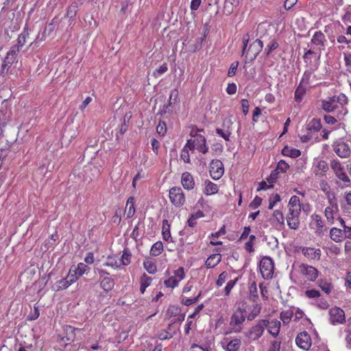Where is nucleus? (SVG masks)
Listing matches in <instances>:
<instances>
[{"label":"nucleus","instance_id":"obj_19","mask_svg":"<svg viewBox=\"0 0 351 351\" xmlns=\"http://www.w3.org/2000/svg\"><path fill=\"white\" fill-rule=\"evenodd\" d=\"M245 313H247V319L250 321L254 320L261 313L262 306L258 302H252V304L247 305L245 307Z\"/></svg>","mask_w":351,"mask_h":351},{"label":"nucleus","instance_id":"obj_36","mask_svg":"<svg viewBox=\"0 0 351 351\" xmlns=\"http://www.w3.org/2000/svg\"><path fill=\"white\" fill-rule=\"evenodd\" d=\"M322 128V123L319 119L313 118L307 125L306 129L311 132H319Z\"/></svg>","mask_w":351,"mask_h":351},{"label":"nucleus","instance_id":"obj_1","mask_svg":"<svg viewBox=\"0 0 351 351\" xmlns=\"http://www.w3.org/2000/svg\"><path fill=\"white\" fill-rule=\"evenodd\" d=\"M289 212L286 219L287 226L291 230H297L300 226V215L301 213V203L296 195L291 197L288 203Z\"/></svg>","mask_w":351,"mask_h":351},{"label":"nucleus","instance_id":"obj_17","mask_svg":"<svg viewBox=\"0 0 351 351\" xmlns=\"http://www.w3.org/2000/svg\"><path fill=\"white\" fill-rule=\"evenodd\" d=\"M295 343L300 348L304 350H308L312 345L311 336L306 331H303L297 335Z\"/></svg>","mask_w":351,"mask_h":351},{"label":"nucleus","instance_id":"obj_15","mask_svg":"<svg viewBox=\"0 0 351 351\" xmlns=\"http://www.w3.org/2000/svg\"><path fill=\"white\" fill-rule=\"evenodd\" d=\"M185 277V273L183 267H179L174 271V275L169 277L164 281V285L167 288L173 289L177 287L180 282Z\"/></svg>","mask_w":351,"mask_h":351},{"label":"nucleus","instance_id":"obj_58","mask_svg":"<svg viewBox=\"0 0 351 351\" xmlns=\"http://www.w3.org/2000/svg\"><path fill=\"white\" fill-rule=\"evenodd\" d=\"M281 346V341L274 340L271 341L267 351H280Z\"/></svg>","mask_w":351,"mask_h":351},{"label":"nucleus","instance_id":"obj_54","mask_svg":"<svg viewBox=\"0 0 351 351\" xmlns=\"http://www.w3.org/2000/svg\"><path fill=\"white\" fill-rule=\"evenodd\" d=\"M78 278H79V276L75 274V272L73 271V270L72 269H70L69 274L65 278L66 279V280H68L69 284L71 285L72 284H73L74 282H75L77 280Z\"/></svg>","mask_w":351,"mask_h":351},{"label":"nucleus","instance_id":"obj_11","mask_svg":"<svg viewBox=\"0 0 351 351\" xmlns=\"http://www.w3.org/2000/svg\"><path fill=\"white\" fill-rule=\"evenodd\" d=\"M97 271L99 274L100 287L106 293L112 291L114 287V280L110 274L102 269H98Z\"/></svg>","mask_w":351,"mask_h":351},{"label":"nucleus","instance_id":"obj_18","mask_svg":"<svg viewBox=\"0 0 351 351\" xmlns=\"http://www.w3.org/2000/svg\"><path fill=\"white\" fill-rule=\"evenodd\" d=\"M261 320H264L265 323V328H267V332L274 338L277 337L279 335L281 323L278 319H262Z\"/></svg>","mask_w":351,"mask_h":351},{"label":"nucleus","instance_id":"obj_40","mask_svg":"<svg viewBox=\"0 0 351 351\" xmlns=\"http://www.w3.org/2000/svg\"><path fill=\"white\" fill-rule=\"evenodd\" d=\"M241 346V341L239 339H234L230 341L226 345L227 351H237Z\"/></svg>","mask_w":351,"mask_h":351},{"label":"nucleus","instance_id":"obj_60","mask_svg":"<svg viewBox=\"0 0 351 351\" xmlns=\"http://www.w3.org/2000/svg\"><path fill=\"white\" fill-rule=\"evenodd\" d=\"M262 203V198L258 197V196H256L254 199L250 202V205H249V207L251 208V209H256L257 208H258L261 204Z\"/></svg>","mask_w":351,"mask_h":351},{"label":"nucleus","instance_id":"obj_22","mask_svg":"<svg viewBox=\"0 0 351 351\" xmlns=\"http://www.w3.org/2000/svg\"><path fill=\"white\" fill-rule=\"evenodd\" d=\"M181 184L186 190L190 191L194 189L195 182L191 173L185 171L182 174Z\"/></svg>","mask_w":351,"mask_h":351},{"label":"nucleus","instance_id":"obj_29","mask_svg":"<svg viewBox=\"0 0 351 351\" xmlns=\"http://www.w3.org/2000/svg\"><path fill=\"white\" fill-rule=\"evenodd\" d=\"M153 278L143 273L140 277V292L143 294L146 289L152 284Z\"/></svg>","mask_w":351,"mask_h":351},{"label":"nucleus","instance_id":"obj_46","mask_svg":"<svg viewBox=\"0 0 351 351\" xmlns=\"http://www.w3.org/2000/svg\"><path fill=\"white\" fill-rule=\"evenodd\" d=\"M293 315V313L291 310L283 311L280 314V318L284 324H288L290 322Z\"/></svg>","mask_w":351,"mask_h":351},{"label":"nucleus","instance_id":"obj_3","mask_svg":"<svg viewBox=\"0 0 351 351\" xmlns=\"http://www.w3.org/2000/svg\"><path fill=\"white\" fill-rule=\"evenodd\" d=\"M265 330V323L264 320L259 319L249 330L245 332L244 335L247 343L258 341L263 336Z\"/></svg>","mask_w":351,"mask_h":351},{"label":"nucleus","instance_id":"obj_35","mask_svg":"<svg viewBox=\"0 0 351 351\" xmlns=\"http://www.w3.org/2000/svg\"><path fill=\"white\" fill-rule=\"evenodd\" d=\"M164 250L163 244L161 241H156L154 243L149 251L150 255L153 256H158L162 253Z\"/></svg>","mask_w":351,"mask_h":351},{"label":"nucleus","instance_id":"obj_52","mask_svg":"<svg viewBox=\"0 0 351 351\" xmlns=\"http://www.w3.org/2000/svg\"><path fill=\"white\" fill-rule=\"evenodd\" d=\"M289 168V164L285 162L284 160H280L276 168V171L279 173H285Z\"/></svg>","mask_w":351,"mask_h":351},{"label":"nucleus","instance_id":"obj_2","mask_svg":"<svg viewBox=\"0 0 351 351\" xmlns=\"http://www.w3.org/2000/svg\"><path fill=\"white\" fill-rule=\"evenodd\" d=\"M250 40L249 34H245L243 36V48H242V55L245 56V59L251 62H253L260 52L262 51L263 47V43L260 39H256L253 41L247 47L248 42Z\"/></svg>","mask_w":351,"mask_h":351},{"label":"nucleus","instance_id":"obj_8","mask_svg":"<svg viewBox=\"0 0 351 351\" xmlns=\"http://www.w3.org/2000/svg\"><path fill=\"white\" fill-rule=\"evenodd\" d=\"M247 318L245 308L239 307L232 315L230 325L234 332H240L242 330V325Z\"/></svg>","mask_w":351,"mask_h":351},{"label":"nucleus","instance_id":"obj_42","mask_svg":"<svg viewBox=\"0 0 351 351\" xmlns=\"http://www.w3.org/2000/svg\"><path fill=\"white\" fill-rule=\"evenodd\" d=\"M132 254L129 249H124L121 258V262L123 265H128L131 263Z\"/></svg>","mask_w":351,"mask_h":351},{"label":"nucleus","instance_id":"obj_16","mask_svg":"<svg viewBox=\"0 0 351 351\" xmlns=\"http://www.w3.org/2000/svg\"><path fill=\"white\" fill-rule=\"evenodd\" d=\"M299 272L310 282L315 281L319 274V271L315 267L304 263H302L299 266Z\"/></svg>","mask_w":351,"mask_h":351},{"label":"nucleus","instance_id":"obj_33","mask_svg":"<svg viewBox=\"0 0 351 351\" xmlns=\"http://www.w3.org/2000/svg\"><path fill=\"white\" fill-rule=\"evenodd\" d=\"M306 88L305 86H304L301 84H299V85L298 86L297 88L295 89V93H294L295 101L298 103H300L302 101L303 97H304V95L306 94Z\"/></svg>","mask_w":351,"mask_h":351},{"label":"nucleus","instance_id":"obj_43","mask_svg":"<svg viewBox=\"0 0 351 351\" xmlns=\"http://www.w3.org/2000/svg\"><path fill=\"white\" fill-rule=\"evenodd\" d=\"M189 151H191V148L189 146H187V144L186 143L182 149L181 150L180 154V158L185 163H190L191 162Z\"/></svg>","mask_w":351,"mask_h":351},{"label":"nucleus","instance_id":"obj_53","mask_svg":"<svg viewBox=\"0 0 351 351\" xmlns=\"http://www.w3.org/2000/svg\"><path fill=\"white\" fill-rule=\"evenodd\" d=\"M28 35V32L25 31H23L21 34L19 35L17 39V45H19L21 48L23 47L26 43V39Z\"/></svg>","mask_w":351,"mask_h":351},{"label":"nucleus","instance_id":"obj_37","mask_svg":"<svg viewBox=\"0 0 351 351\" xmlns=\"http://www.w3.org/2000/svg\"><path fill=\"white\" fill-rule=\"evenodd\" d=\"M226 234V230H225L224 226L221 228L219 231H217L215 233H212L210 235L211 240L210 241V244L211 245H214V246L222 245V242L217 241V239H218V237H219V236L221 234Z\"/></svg>","mask_w":351,"mask_h":351},{"label":"nucleus","instance_id":"obj_21","mask_svg":"<svg viewBox=\"0 0 351 351\" xmlns=\"http://www.w3.org/2000/svg\"><path fill=\"white\" fill-rule=\"evenodd\" d=\"M328 165L325 160H318L314 166L313 173L315 177L321 178L326 176L328 171Z\"/></svg>","mask_w":351,"mask_h":351},{"label":"nucleus","instance_id":"obj_56","mask_svg":"<svg viewBox=\"0 0 351 351\" xmlns=\"http://www.w3.org/2000/svg\"><path fill=\"white\" fill-rule=\"evenodd\" d=\"M305 295L308 298H319L321 293L316 289H309L305 291Z\"/></svg>","mask_w":351,"mask_h":351},{"label":"nucleus","instance_id":"obj_39","mask_svg":"<svg viewBox=\"0 0 351 351\" xmlns=\"http://www.w3.org/2000/svg\"><path fill=\"white\" fill-rule=\"evenodd\" d=\"M162 239L167 241L171 237L170 224L167 219L162 220Z\"/></svg>","mask_w":351,"mask_h":351},{"label":"nucleus","instance_id":"obj_34","mask_svg":"<svg viewBox=\"0 0 351 351\" xmlns=\"http://www.w3.org/2000/svg\"><path fill=\"white\" fill-rule=\"evenodd\" d=\"M143 267L149 274H154L157 271L156 263L150 258L144 261Z\"/></svg>","mask_w":351,"mask_h":351},{"label":"nucleus","instance_id":"obj_44","mask_svg":"<svg viewBox=\"0 0 351 351\" xmlns=\"http://www.w3.org/2000/svg\"><path fill=\"white\" fill-rule=\"evenodd\" d=\"M318 286L324 292L327 294L330 293L332 289V284L322 279L318 281Z\"/></svg>","mask_w":351,"mask_h":351},{"label":"nucleus","instance_id":"obj_32","mask_svg":"<svg viewBox=\"0 0 351 351\" xmlns=\"http://www.w3.org/2000/svg\"><path fill=\"white\" fill-rule=\"evenodd\" d=\"M282 154L290 158H298L300 156L301 152L298 149L292 148L287 145L282 149Z\"/></svg>","mask_w":351,"mask_h":351},{"label":"nucleus","instance_id":"obj_27","mask_svg":"<svg viewBox=\"0 0 351 351\" xmlns=\"http://www.w3.org/2000/svg\"><path fill=\"white\" fill-rule=\"evenodd\" d=\"M221 261V255L220 254H213L209 256L205 261L206 268H214Z\"/></svg>","mask_w":351,"mask_h":351},{"label":"nucleus","instance_id":"obj_61","mask_svg":"<svg viewBox=\"0 0 351 351\" xmlns=\"http://www.w3.org/2000/svg\"><path fill=\"white\" fill-rule=\"evenodd\" d=\"M228 276V274L226 271H223L221 273L218 277V279L216 282V285L217 287H221L226 282Z\"/></svg>","mask_w":351,"mask_h":351},{"label":"nucleus","instance_id":"obj_47","mask_svg":"<svg viewBox=\"0 0 351 351\" xmlns=\"http://www.w3.org/2000/svg\"><path fill=\"white\" fill-rule=\"evenodd\" d=\"M21 49V48L17 45H13L7 53L6 61H8L9 59H12L15 60Z\"/></svg>","mask_w":351,"mask_h":351},{"label":"nucleus","instance_id":"obj_63","mask_svg":"<svg viewBox=\"0 0 351 351\" xmlns=\"http://www.w3.org/2000/svg\"><path fill=\"white\" fill-rule=\"evenodd\" d=\"M167 70H168L167 64V63H164L162 65H161L158 69H157L154 72V75H155V76L161 75L164 74L165 73H166L167 71Z\"/></svg>","mask_w":351,"mask_h":351},{"label":"nucleus","instance_id":"obj_23","mask_svg":"<svg viewBox=\"0 0 351 351\" xmlns=\"http://www.w3.org/2000/svg\"><path fill=\"white\" fill-rule=\"evenodd\" d=\"M303 254L311 260H319L321 257V250L315 247H303L302 250Z\"/></svg>","mask_w":351,"mask_h":351},{"label":"nucleus","instance_id":"obj_4","mask_svg":"<svg viewBox=\"0 0 351 351\" xmlns=\"http://www.w3.org/2000/svg\"><path fill=\"white\" fill-rule=\"evenodd\" d=\"M328 205L324 210V215L329 224H334L336 218L339 215V208L337 199L336 197H332L327 200Z\"/></svg>","mask_w":351,"mask_h":351},{"label":"nucleus","instance_id":"obj_28","mask_svg":"<svg viewBox=\"0 0 351 351\" xmlns=\"http://www.w3.org/2000/svg\"><path fill=\"white\" fill-rule=\"evenodd\" d=\"M204 193L206 195H215L218 193L219 191V186L217 184L212 182L209 180H206L204 181Z\"/></svg>","mask_w":351,"mask_h":351},{"label":"nucleus","instance_id":"obj_5","mask_svg":"<svg viewBox=\"0 0 351 351\" xmlns=\"http://www.w3.org/2000/svg\"><path fill=\"white\" fill-rule=\"evenodd\" d=\"M192 138L187 141V146L191 148V151L196 149L199 152L204 154H206L208 151V147L206 145V139L204 136L195 133L193 134L191 133Z\"/></svg>","mask_w":351,"mask_h":351},{"label":"nucleus","instance_id":"obj_57","mask_svg":"<svg viewBox=\"0 0 351 351\" xmlns=\"http://www.w3.org/2000/svg\"><path fill=\"white\" fill-rule=\"evenodd\" d=\"M238 280V278H236L234 280H229L224 288V293L226 295H228L232 290V289L235 285L236 282Z\"/></svg>","mask_w":351,"mask_h":351},{"label":"nucleus","instance_id":"obj_10","mask_svg":"<svg viewBox=\"0 0 351 351\" xmlns=\"http://www.w3.org/2000/svg\"><path fill=\"white\" fill-rule=\"evenodd\" d=\"M259 269L264 279H271L274 272V263L273 260L269 256H264L260 261Z\"/></svg>","mask_w":351,"mask_h":351},{"label":"nucleus","instance_id":"obj_24","mask_svg":"<svg viewBox=\"0 0 351 351\" xmlns=\"http://www.w3.org/2000/svg\"><path fill=\"white\" fill-rule=\"evenodd\" d=\"M335 152L341 158H347L350 154V147L345 143H338L334 148Z\"/></svg>","mask_w":351,"mask_h":351},{"label":"nucleus","instance_id":"obj_51","mask_svg":"<svg viewBox=\"0 0 351 351\" xmlns=\"http://www.w3.org/2000/svg\"><path fill=\"white\" fill-rule=\"evenodd\" d=\"M71 285L66 280V278L61 279L58 281H57L55 284V290L56 291H60V290H64L67 289Z\"/></svg>","mask_w":351,"mask_h":351},{"label":"nucleus","instance_id":"obj_9","mask_svg":"<svg viewBox=\"0 0 351 351\" xmlns=\"http://www.w3.org/2000/svg\"><path fill=\"white\" fill-rule=\"evenodd\" d=\"M322 108L326 112H339L341 115L347 113V110L343 106L339 105L336 97H330L326 99L322 100Z\"/></svg>","mask_w":351,"mask_h":351},{"label":"nucleus","instance_id":"obj_59","mask_svg":"<svg viewBox=\"0 0 351 351\" xmlns=\"http://www.w3.org/2000/svg\"><path fill=\"white\" fill-rule=\"evenodd\" d=\"M216 133L219 135L221 137H222L226 141H230V132L229 131H224L222 129L217 128L216 129Z\"/></svg>","mask_w":351,"mask_h":351},{"label":"nucleus","instance_id":"obj_12","mask_svg":"<svg viewBox=\"0 0 351 351\" xmlns=\"http://www.w3.org/2000/svg\"><path fill=\"white\" fill-rule=\"evenodd\" d=\"M169 197L176 207H181L185 203V195L180 187L173 186L169 189Z\"/></svg>","mask_w":351,"mask_h":351},{"label":"nucleus","instance_id":"obj_26","mask_svg":"<svg viewBox=\"0 0 351 351\" xmlns=\"http://www.w3.org/2000/svg\"><path fill=\"white\" fill-rule=\"evenodd\" d=\"M329 237L335 243H341L345 239L341 228L337 227H332L330 229Z\"/></svg>","mask_w":351,"mask_h":351},{"label":"nucleus","instance_id":"obj_25","mask_svg":"<svg viewBox=\"0 0 351 351\" xmlns=\"http://www.w3.org/2000/svg\"><path fill=\"white\" fill-rule=\"evenodd\" d=\"M271 223L276 228H281L285 226V218L281 210H274L271 218Z\"/></svg>","mask_w":351,"mask_h":351},{"label":"nucleus","instance_id":"obj_14","mask_svg":"<svg viewBox=\"0 0 351 351\" xmlns=\"http://www.w3.org/2000/svg\"><path fill=\"white\" fill-rule=\"evenodd\" d=\"M330 322L333 324H341L346 322L345 313L339 307L334 306L328 311Z\"/></svg>","mask_w":351,"mask_h":351},{"label":"nucleus","instance_id":"obj_64","mask_svg":"<svg viewBox=\"0 0 351 351\" xmlns=\"http://www.w3.org/2000/svg\"><path fill=\"white\" fill-rule=\"evenodd\" d=\"M315 305L321 309H327L329 306L328 302L324 298L319 299Z\"/></svg>","mask_w":351,"mask_h":351},{"label":"nucleus","instance_id":"obj_62","mask_svg":"<svg viewBox=\"0 0 351 351\" xmlns=\"http://www.w3.org/2000/svg\"><path fill=\"white\" fill-rule=\"evenodd\" d=\"M7 60V56L5 58L3 62L1 65V73L7 72L8 69L10 67V65L15 61L12 59H9Z\"/></svg>","mask_w":351,"mask_h":351},{"label":"nucleus","instance_id":"obj_31","mask_svg":"<svg viewBox=\"0 0 351 351\" xmlns=\"http://www.w3.org/2000/svg\"><path fill=\"white\" fill-rule=\"evenodd\" d=\"M135 213V207H134V198L133 197H130L126 202V206L125 209V214L127 216V218H131L134 216Z\"/></svg>","mask_w":351,"mask_h":351},{"label":"nucleus","instance_id":"obj_41","mask_svg":"<svg viewBox=\"0 0 351 351\" xmlns=\"http://www.w3.org/2000/svg\"><path fill=\"white\" fill-rule=\"evenodd\" d=\"M305 52L303 56L304 62L308 65L311 64V60L313 57L315 58L316 52L313 49H304Z\"/></svg>","mask_w":351,"mask_h":351},{"label":"nucleus","instance_id":"obj_6","mask_svg":"<svg viewBox=\"0 0 351 351\" xmlns=\"http://www.w3.org/2000/svg\"><path fill=\"white\" fill-rule=\"evenodd\" d=\"M330 167L336 177L343 183L339 186L341 189L349 186L351 180L341 163L338 160H332L330 162Z\"/></svg>","mask_w":351,"mask_h":351},{"label":"nucleus","instance_id":"obj_50","mask_svg":"<svg viewBox=\"0 0 351 351\" xmlns=\"http://www.w3.org/2000/svg\"><path fill=\"white\" fill-rule=\"evenodd\" d=\"M201 295L202 291H200L198 294L193 298L182 296V304L185 306H190L193 304H195L199 300Z\"/></svg>","mask_w":351,"mask_h":351},{"label":"nucleus","instance_id":"obj_20","mask_svg":"<svg viewBox=\"0 0 351 351\" xmlns=\"http://www.w3.org/2000/svg\"><path fill=\"white\" fill-rule=\"evenodd\" d=\"M326 43V36L321 30L316 31L311 39V44L318 47L319 50L324 49Z\"/></svg>","mask_w":351,"mask_h":351},{"label":"nucleus","instance_id":"obj_45","mask_svg":"<svg viewBox=\"0 0 351 351\" xmlns=\"http://www.w3.org/2000/svg\"><path fill=\"white\" fill-rule=\"evenodd\" d=\"M77 3L76 2L71 3L67 8L66 16L70 19H73L77 12Z\"/></svg>","mask_w":351,"mask_h":351},{"label":"nucleus","instance_id":"obj_49","mask_svg":"<svg viewBox=\"0 0 351 351\" xmlns=\"http://www.w3.org/2000/svg\"><path fill=\"white\" fill-rule=\"evenodd\" d=\"M73 270L79 277H80L89 270V267L86 264L80 263L77 264V267Z\"/></svg>","mask_w":351,"mask_h":351},{"label":"nucleus","instance_id":"obj_13","mask_svg":"<svg viewBox=\"0 0 351 351\" xmlns=\"http://www.w3.org/2000/svg\"><path fill=\"white\" fill-rule=\"evenodd\" d=\"M209 173L213 180H219L224 173L223 162L218 159L212 160L209 166Z\"/></svg>","mask_w":351,"mask_h":351},{"label":"nucleus","instance_id":"obj_30","mask_svg":"<svg viewBox=\"0 0 351 351\" xmlns=\"http://www.w3.org/2000/svg\"><path fill=\"white\" fill-rule=\"evenodd\" d=\"M319 189L325 194L327 200L331 199L332 197H335V194L331 191L330 184L326 180H320Z\"/></svg>","mask_w":351,"mask_h":351},{"label":"nucleus","instance_id":"obj_7","mask_svg":"<svg viewBox=\"0 0 351 351\" xmlns=\"http://www.w3.org/2000/svg\"><path fill=\"white\" fill-rule=\"evenodd\" d=\"M309 225L318 237H322L328 230L322 217L316 213L311 215Z\"/></svg>","mask_w":351,"mask_h":351},{"label":"nucleus","instance_id":"obj_55","mask_svg":"<svg viewBox=\"0 0 351 351\" xmlns=\"http://www.w3.org/2000/svg\"><path fill=\"white\" fill-rule=\"evenodd\" d=\"M168 101L172 104L178 101V90L177 88L171 90Z\"/></svg>","mask_w":351,"mask_h":351},{"label":"nucleus","instance_id":"obj_38","mask_svg":"<svg viewBox=\"0 0 351 351\" xmlns=\"http://www.w3.org/2000/svg\"><path fill=\"white\" fill-rule=\"evenodd\" d=\"M249 300L251 302H257L258 300V289L255 282H253L250 286Z\"/></svg>","mask_w":351,"mask_h":351},{"label":"nucleus","instance_id":"obj_48","mask_svg":"<svg viewBox=\"0 0 351 351\" xmlns=\"http://www.w3.org/2000/svg\"><path fill=\"white\" fill-rule=\"evenodd\" d=\"M317 69L315 68L314 69H310V70H306L304 71L303 75H302V77L300 80V84L304 85V86H306V85H308L310 84V80H311V75L313 74V72Z\"/></svg>","mask_w":351,"mask_h":351}]
</instances>
